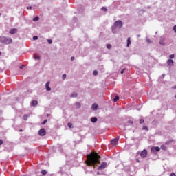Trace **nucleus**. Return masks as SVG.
Returning a JSON list of instances; mask_svg holds the SVG:
<instances>
[{
  "label": "nucleus",
  "mask_w": 176,
  "mask_h": 176,
  "mask_svg": "<svg viewBox=\"0 0 176 176\" xmlns=\"http://www.w3.org/2000/svg\"><path fill=\"white\" fill-rule=\"evenodd\" d=\"M151 152H160V148L158 146H153L151 148Z\"/></svg>",
  "instance_id": "0eeeda50"
},
{
  "label": "nucleus",
  "mask_w": 176,
  "mask_h": 176,
  "mask_svg": "<svg viewBox=\"0 0 176 176\" xmlns=\"http://www.w3.org/2000/svg\"><path fill=\"white\" fill-rule=\"evenodd\" d=\"M31 105L32 107H36L38 105V101L36 100H33L32 102H31Z\"/></svg>",
  "instance_id": "4468645a"
},
{
  "label": "nucleus",
  "mask_w": 176,
  "mask_h": 176,
  "mask_svg": "<svg viewBox=\"0 0 176 176\" xmlns=\"http://www.w3.org/2000/svg\"><path fill=\"white\" fill-rule=\"evenodd\" d=\"M137 36H138V38H140V36H141V35L138 34Z\"/></svg>",
  "instance_id": "a18cd8bd"
},
{
  "label": "nucleus",
  "mask_w": 176,
  "mask_h": 176,
  "mask_svg": "<svg viewBox=\"0 0 176 176\" xmlns=\"http://www.w3.org/2000/svg\"><path fill=\"white\" fill-rule=\"evenodd\" d=\"M130 45H131V41H130V37H129V38H127L126 47H129V46H130Z\"/></svg>",
  "instance_id": "f3484780"
},
{
  "label": "nucleus",
  "mask_w": 176,
  "mask_h": 176,
  "mask_svg": "<svg viewBox=\"0 0 176 176\" xmlns=\"http://www.w3.org/2000/svg\"><path fill=\"white\" fill-rule=\"evenodd\" d=\"M70 97H72V98H76V97H78V94L74 92L70 95Z\"/></svg>",
  "instance_id": "2eb2a0df"
},
{
  "label": "nucleus",
  "mask_w": 176,
  "mask_h": 176,
  "mask_svg": "<svg viewBox=\"0 0 176 176\" xmlns=\"http://www.w3.org/2000/svg\"><path fill=\"white\" fill-rule=\"evenodd\" d=\"M67 126H68V127H69L70 129H73V128H74V125L72 124V123L69 122V123L67 124Z\"/></svg>",
  "instance_id": "aec40b11"
},
{
  "label": "nucleus",
  "mask_w": 176,
  "mask_h": 176,
  "mask_svg": "<svg viewBox=\"0 0 176 176\" xmlns=\"http://www.w3.org/2000/svg\"><path fill=\"white\" fill-rule=\"evenodd\" d=\"M27 119H28V116L27 115L23 116V120H27Z\"/></svg>",
  "instance_id": "bb28decb"
},
{
  "label": "nucleus",
  "mask_w": 176,
  "mask_h": 176,
  "mask_svg": "<svg viewBox=\"0 0 176 176\" xmlns=\"http://www.w3.org/2000/svg\"><path fill=\"white\" fill-rule=\"evenodd\" d=\"M38 134L39 135H41V137H43L44 135H46V130L45 129H41L39 131H38Z\"/></svg>",
  "instance_id": "423d86ee"
},
{
  "label": "nucleus",
  "mask_w": 176,
  "mask_h": 176,
  "mask_svg": "<svg viewBox=\"0 0 176 176\" xmlns=\"http://www.w3.org/2000/svg\"><path fill=\"white\" fill-rule=\"evenodd\" d=\"M160 45H161V46H165L166 45V38H164V37H161L160 38Z\"/></svg>",
  "instance_id": "20e7f679"
},
{
  "label": "nucleus",
  "mask_w": 176,
  "mask_h": 176,
  "mask_svg": "<svg viewBox=\"0 0 176 176\" xmlns=\"http://www.w3.org/2000/svg\"><path fill=\"white\" fill-rule=\"evenodd\" d=\"M0 42L4 45H10L13 42V40L12 38L3 36L0 37Z\"/></svg>",
  "instance_id": "7ed1b4c3"
},
{
  "label": "nucleus",
  "mask_w": 176,
  "mask_h": 176,
  "mask_svg": "<svg viewBox=\"0 0 176 176\" xmlns=\"http://www.w3.org/2000/svg\"><path fill=\"white\" fill-rule=\"evenodd\" d=\"M147 155H148V151H146V150H143V151L140 153V156H141V157H145Z\"/></svg>",
  "instance_id": "1a4fd4ad"
},
{
  "label": "nucleus",
  "mask_w": 176,
  "mask_h": 176,
  "mask_svg": "<svg viewBox=\"0 0 176 176\" xmlns=\"http://www.w3.org/2000/svg\"><path fill=\"white\" fill-rule=\"evenodd\" d=\"M118 141H119V138L113 139L111 141V143L112 145H118Z\"/></svg>",
  "instance_id": "ddd939ff"
},
{
  "label": "nucleus",
  "mask_w": 176,
  "mask_h": 176,
  "mask_svg": "<svg viewBox=\"0 0 176 176\" xmlns=\"http://www.w3.org/2000/svg\"><path fill=\"white\" fill-rule=\"evenodd\" d=\"M167 64L168 65H169V67H173L174 65V60H173L172 59H168L167 60Z\"/></svg>",
  "instance_id": "9b49d317"
},
{
  "label": "nucleus",
  "mask_w": 176,
  "mask_h": 176,
  "mask_svg": "<svg viewBox=\"0 0 176 176\" xmlns=\"http://www.w3.org/2000/svg\"><path fill=\"white\" fill-rule=\"evenodd\" d=\"M39 21V17L36 16L35 18L33 19V21Z\"/></svg>",
  "instance_id": "5701e85b"
},
{
  "label": "nucleus",
  "mask_w": 176,
  "mask_h": 176,
  "mask_svg": "<svg viewBox=\"0 0 176 176\" xmlns=\"http://www.w3.org/2000/svg\"><path fill=\"white\" fill-rule=\"evenodd\" d=\"M173 31H175V32L176 33V25L173 27Z\"/></svg>",
  "instance_id": "e433bc0d"
},
{
  "label": "nucleus",
  "mask_w": 176,
  "mask_h": 176,
  "mask_svg": "<svg viewBox=\"0 0 176 176\" xmlns=\"http://www.w3.org/2000/svg\"><path fill=\"white\" fill-rule=\"evenodd\" d=\"M146 41L147 43H152V41H151V39L149 38H146Z\"/></svg>",
  "instance_id": "4be33fe9"
},
{
  "label": "nucleus",
  "mask_w": 176,
  "mask_h": 176,
  "mask_svg": "<svg viewBox=\"0 0 176 176\" xmlns=\"http://www.w3.org/2000/svg\"><path fill=\"white\" fill-rule=\"evenodd\" d=\"M101 157L98 155V153H94V155H87V166H94V164H99L100 160Z\"/></svg>",
  "instance_id": "f257e3e1"
},
{
  "label": "nucleus",
  "mask_w": 176,
  "mask_h": 176,
  "mask_svg": "<svg viewBox=\"0 0 176 176\" xmlns=\"http://www.w3.org/2000/svg\"><path fill=\"white\" fill-rule=\"evenodd\" d=\"M170 58H174V57H175V56H174V54H171V55H170Z\"/></svg>",
  "instance_id": "f704fd0d"
},
{
  "label": "nucleus",
  "mask_w": 176,
  "mask_h": 176,
  "mask_svg": "<svg viewBox=\"0 0 176 176\" xmlns=\"http://www.w3.org/2000/svg\"><path fill=\"white\" fill-rule=\"evenodd\" d=\"M124 69H123L121 72H120V74H123L124 72Z\"/></svg>",
  "instance_id": "79ce46f5"
},
{
  "label": "nucleus",
  "mask_w": 176,
  "mask_h": 176,
  "mask_svg": "<svg viewBox=\"0 0 176 176\" xmlns=\"http://www.w3.org/2000/svg\"><path fill=\"white\" fill-rule=\"evenodd\" d=\"M170 176H176L175 173H171Z\"/></svg>",
  "instance_id": "a19ab883"
},
{
  "label": "nucleus",
  "mask_w": 176,
  "mask_h": 176,
  "mask_svg": "<svg viewBox=\"0 0 176 176\" xmlns=\"http://www.w3.org/2000/svg\"><path fill=\"white\" fill-rule=\"evenodd\" d=\"M97 120H98V119H97V118H96V117H92V118H91V122L92 123H96V122H97Z\"/></svg>",
  "instance_id": "dca6fc26"
},
{
  "label": "nucleus",
  "mask_w": 176,
  "mask_h": 176,
  "mask_svg": "<svg viewBox=\"0 0 176 176\" xmlns=\"http://www.w3.org/2000/svg\"><path fill=\"white\" fill-rule=\"evenodd\" d=\"M142 123H144V120L141 119V120H140V124H142Z\"/></svg>",
  "instance_id": "72a5a7b5"
},
{
  "label": "nucleus",
  "mask_w": 176,
  "mask_h": 176,
  "mask_svg": "<svg viewBox=\"0 0 176 176\" xmlns=\"http://www.w3.org/2000/svg\"><path fill=\"white\" fill-rule=\"evenodd\" d=\"M67 78V74H63L62 79L65 80Z\"/></svg>",
  "instance_id": "a878e982"
},
{
  "label": "nucleus",
  "mask_w": 176,
  "mask_h": 176,
  "mask_svg": "<svg viewBox=\"0 0 176 176\" xmlns=\"http://www.w3.org/2000/svg\"><path fill=\"white\" fill-rule=\"evenodd\" d=\"M2 144H3V140H0V145H2Z\"/></svg>",
  "instance_id": "58836bf2"
},
{
  "label": "nucleus",
  "mask_w": 176,
  "mask_h": 176,
  "mask_svg": "<svg viewBox=\"0 0 176 176\" xmlns=\"http://www.w3.org/2000/svg\"><path fill=\"white\" fill-rule=\"evenodd\" d=\"M41 174L43 175H46L47 174V172L45 170H43L41 171Z\"/></svg>",
  "instance_id": "412c9836"
},
{
  "label": "nucleus",
  "mask_w": 176,
  "mask_h": 176,
  "mask_svg": "<svg viewBox=\"0 0 176 176\" xmlns=\"http://www.w3.org/2000/svg\"><path fill=\"white\" fill-rule=\"evenodd\" d=\"M1 54H2V53L0 52V56H1Z\"/></svg>",
  "instance_id": "49530a36"
},
{
  "label": "nucleus",
  "mask_w": 176,
  "mask_h": 176,
  "mask_svg": "<svg viewBox=\"0 0 176 176\" xmlns=\"http://www.w3.org/2000/svg\"><path fill=\"white\" fill-rule=\"evenodd\" d=\"M128 123H130V124H133V121H129Z\"/></svg>",
  "instance_id": "37998d69"
},
{
  "label": "nucleus",
  "mask_w": 176,
  "mask_h": 176,
  "mask_svg": "<svg viewBox=\"0 0 176 176\" xmlns=\"http://www.w3.org/2000/svg\"><path fill=\"white\" fill-rule=\"evenodd\" d=\"M40 58H41V57H39V56H36V55L34 56L35 60H40Z\"/></svg>",
  "instance_id": "393cba45"
},
{
  "label": "nucleus",
  "mask_w": 176,
  "mask_h": 176,
  "mask_svg": "<svg viewBox=\"0 0 176 176\" xmlns=\"http://www.w3.org/2000/svg\"><path fill=\"white\" fill-rule=\"evenodd\" d=\"M102 10H104V12H107V8L102 7Z\"/></svg>",
  "instance_id": "2f4dec72"
},
{
  "label": "nucleus",
  "mask_w": 176,
  "mask_h": 176,
  "mask_svg": "<svg viewBox=\"0 0 176 176\" xmlns=\"http://www.w3.org/2000/svg\"><path fill=\"white\" fill-rule=\"evenodd\" d=\"M45 89L47 91H50L52 90V88L50 87V81L46 82Z\"/></svg>",
  "instance_id": "6e6552de"
},
{
  "label": "nucleus",
  "mask_w": 176,
  "mask_h": 176,
  "mask_svg": "<svg viewBox=\"0 0 176 176\" xmlns=\"http://www.w3.org/2000/svg\"><path fill=\"white\" fill-rule=\"evenodd\" d=\"M33 40L34 41H38V36H33Z\"/></svg>",
  "instance_id": "c85d7f7f"
},
{
  "label": "nucleus",
  "mask_w": 176,
  "mask_h": 176,
  "mask_svg": "<svg viewBox=\"0 0 176 176\" xmlns=\"http://www.w3.org/2000/svg\"><path fill=\"white\" fill-rule=\"evenodd\" d=\"M20 69H23V68H24V65H22L21 66L19 67Z\"/></svg>",
  "instance_id": "4c0bfd02"
},
{
  "label": "nucleus",
  "mask_w": 176,
  "mask_h": 176,
  "mask_svg": "<svg viewBox=\"0 0 176 176\" xmlns=\"http://www.w3.org/2000/svg\"><path fill=\"white\" fill-rule=\"evenodd\" d=\"M161 149H163V150L164 151V149H166V146H161Z\"/></svg>",
  "instance_id": "c9c22d12"
},
{
  "label": "nucleus",
  "mask_w": 176,
  "mask_h": 176,
  "mask_svg": "<svg viewBox=\"0 0 176 176\" xmlns=\"http://www.w3.org/2000/svg\"><path fill=\"white\" fill-rule=\"evenodd\" d=\"M80 107H81L80 103L79 102H77L76 103V108L77 109H80Z\"/></svg>",
  "instance_id": "a211bd4d"
},
{
  "label": "nucleus",
  "mask_w": 176,
  "mask_h": 176,
  "mask_svg": "<svg viewBox=\"0 0 176 176\" xmlns=\"http://www.w3.org/2000/svg\"><path fill=\"white\" fill-rule=\"evenodd\" d=\"M107 162H103L101 164V166H98V170H104V168H107Z\"/></svg>",
  "instance_id": "39448f33"
},
{
  "label": "nucleus",
  "mask_w": 176,
  "mask_h": 176,
  "mask_svg": "<svg viewBox=\"0 0 176 176\" xmlns=\"http://www.w3.org/2000/svg\"><path fill=\"white\" fill-rule=\"evenodd\" d=\"M107 47L108 49H112V45H111V44H107Z\"/></svg>",
  "instance_id": "b1692460"
},
{
  "label": "nucleus",
  "mask_w": 176,
  "mask_h": 176,
  "mask_svg": "<svg viewBox=\"0 0 176 176\" xmlns=\"http://www.w3.org/2000/svg\"><path fill=\"white\" fill-rule=\"evenodd\" d=\"M98 74V72H97V71H94V75H97Z\"/></svg>",
  "instance_id": "473e14b6"
},
{
  "label": "nucleus",
  "mask_w": 176,
  "mask_h": 176,
  "mask_svg": "<svg viewBox=\"0 0 176 176\" xmlns=\"http://www.w3.org/2000/svg\"><path fill=\"white\" fill-rule=\"evenodd\" d=\"M74 60H75V57L72 56V57L71 58V61H74Z\"/></svg>",
  "instance_id": "ea45409f"
},
{
  "label": "nucleus",
  "mask_w": 176,
  "mask_h": 176,
  "mask_svg": "<svg viewBox=\"0 0 176 176\" xmlns=\"http://www.w3.org/2000/svg\"><path fill=\"white\" fill-rule=\"evenodd\" d=\"M17 28H12V29H10L9 32L10 34H11L12 35L14 34H17Z\"/></svg>",
  "instance_id": "9d476101"
},
{
  "label": "nucleus",
  "mask_w": 176,
  "mask_h": 176,
  "mask_svg": "<svg viewBox=\"0 0 176 176\" xmlns=\"http://www.w3.org/2000/svg\"><path fill=\"white\" fill-rule=\"evenodd\" d=\"M175 98H176V95H175Z\"/></svg>",
  "instance_id": "de8ad7c7"
},
{
  "label": "nucleus",
  "mask_w": 176,
  "mask_h": 176,
  "mask_svg": "<svg viewBox=\"0 0 176 176\" xmlns=\"http://www.w3.org/2000/svg\"><path fill=\"white\" fill-rule=\"evenodd\" d=\"M123 27V22L122 21L118 20L114 23V25L112 27V32L113 34H117L118 30H120Z\"/></svg>",
  "instance_id": "f03ea898"
},
{
  "label": "nucleus",
  "mask_w": 176,
  "mask_h": 176,
  "mask_svg": "<svg viewBox=\"0 0 176 176\" xmlns=\"http://www.w3.org/2000/svg\"><path fill=\"white\" fill-rule=\"evenodd\" d=\"M114 102L119 101V96H116L113 99Z\"/></svg>",
  "instance_id": "6ab92c4d"
},
{
  "label": "nucleus",
  "mask_w": 176,
  "mask_h": 176,
  "mask_svg": "<svg viewBox=\"0 0 176 176\" xmlns=\"http://www.w3.org/2000/svg\"><path fill=\"white\" fill-rule=\"evenodd\" d=\"M47 42L50 45H52V43H53V41H52V39H48Z\"/></svg>",
  "instance_id": "cd10ccee"
},
{
  "label": "nucleus",
  "mask_w": 176,
  "mask_h": 176,
  "mask_svg": "<svg viewBox=\"0 0 176 176\" xmlns=\"http://www.w3.org/2000/svg\"><path fill=\"white\" fill-rule=\"evenodd\" d=\"M27 9H32V7H28Z\"/></svg>",
  "instance_id": "c03bdc74"
},
{
  "label": "nucleus",
  "mask_w": 176,
  "mask_h": 176,
  "mask_svg": "<svg viewBox=\"0 0 176 176\" xmlns=\"http://www.w3.org/2000/svg\"><path fill=\"white\" fill-rule=\"evenodd\" d=\"M97 109H98V104L94 103L92 104L91 106V110L92 111H97Z\"/></svg>",
  "instance_id": "f8f14e48"
},
{
  "label": "nucleus",
  "mask_w": 176,
  "mask_h": 176,
  "mask_svg": "<svg viewBox=\"0 0 176 176\" xmlns=\"http://www.w3.org/2000/svg\"><path fill=\"white\" fill-rule=\"evenodd\" d=\"M47 123V120H45L43 122L42 124H46Z\"/></svg>",
  "instance_id": "c756f323"
},
{
  "label": "nucleus",
  "mask_w": 176,
  "mask_h": 176,
  "mask_svg": "<svg viewBox=\"0 0 176 176\" xmlns=\"http://www.w3.org/2000/svg\"><path fill=\"white\" fill-rule=\"evenodd\" d=\"M143 130H145L146 131H148V129L147 126H144Z\"/></svg>",
  "instance_id": "7c9ffc66"
}]
</instances>
